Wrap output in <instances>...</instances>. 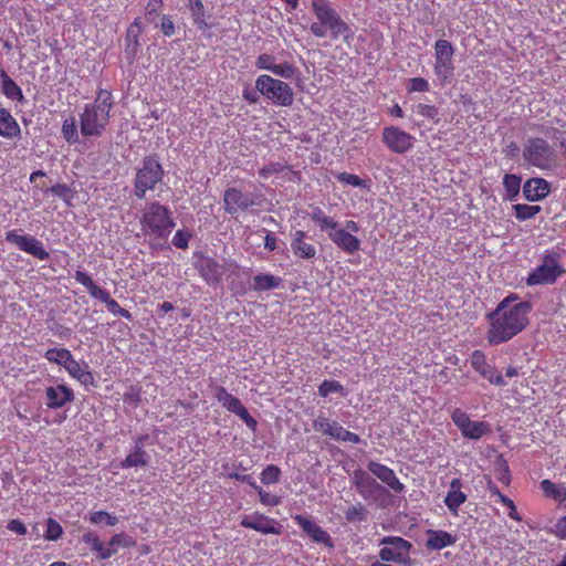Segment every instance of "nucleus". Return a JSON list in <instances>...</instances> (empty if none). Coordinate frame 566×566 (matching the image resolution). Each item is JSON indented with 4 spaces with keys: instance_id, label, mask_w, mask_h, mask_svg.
<instances>
[{
    "instance_id": "obj_1",
    "label": "nucleus",
    "mask_w": 566,
    "mask_h": 566,
    "mask_svg": "<svg viewBox=\"0 0 566 566\" xmlns=\"http://www.w3.org/2000/svg\"><path fill=\"white\" fill-rule=\"evenodd\" d=\"M515 301V297L507 296L489 314L490 327L486 339L490 345L496 346L509 342L528 325L532 304Z\"/></svg>"
},
{
    "instance_id": "obj_2",
    "label": "nucleus",
    "mask_w": 566,
    "mask_h": 566,
    "mask_svg": "<svg viewBox=\"0 0 566 566\" xmlns=\"http://www.w3.org/2000/svg\"><path fill=\"white\" fill-rule=\"evenodd\" d=\"M315 21L311 23L310 31L316 38H329L332 41L344 39L348 41L350 28L340 18L332 4L326 0H312Z\"/></svg>"
},
{
    "instance_id": "obj_3",
    "label": "nucleus",
    "mask_w": 566,
    "mask_h": 566,
    "mask_svg": "<svg viewBox=\"0 0 566 566\" xmlns=\"http://www.w3.org/2000/svg\"><path fill=\"white\" fill-rule=\"evenodd\" d=\"M112 94L101 90L93 104H87L81 114V134L85 137L99 136L106 128L112 108Z\"/></svg>"
},
{
    "instance_id": "obj_4",
    "label": "nucleus",
    "mask_w": 566,
    "mask_h": 566,
    "mask_svg": "<svg viewBox=\"0 0 566 566\" xmlns=\"http://www.w3.org/2000/svg\"><path fill=\"white\" fill-rule=\"evenodd\" d=\"M140 226L145 235L151 239H167L175 228V222L168 207L151 202L144 209Z\"/></svg>"
},
{
    "instance_id": "obj_5",
    "label": "nucleus",
    "mask_w": 566,
    "mask_h": 566,
    "mask_svg": "<svg viewBox=\"0 0 566 566\" xmlns=\"http://www.w3.org/2000/svg\"><path fill=\"white\" fill-rule=\"evenodd\" d=\"M525 165L541 170H551L557 164V153L549 143L541 137L526 139L522 148Z\"/></svg>"
},
{
    "instance_id": "obj_6",
    "label": "nucleus",
    "mask_w": 566,
    "mask_h": 566,
    "mask_svg": "<svg viewBox=\"0 0 566 566\" xmlns=\"http://www.w3.org/2000/svg\"><path fill=\"white\" fill-rule=\"evenodd\" d=\"M164 168L157 156L150 155L143 159L142 165L136 170L134 179V195L138 199H144L146 192L154 190L164 178Z\"/></svg>"
},
{
    "instance_id": "obj_7",
    "label": "nucleus",
    "mask_w": 566,
    "mask_h": 566,
    "mask_svg": "<svg viewBox=\"0 0 566 566\" xmlns=\"http://www.w3.org/2000/svg\"><path fill=\"white\" fill-rule=\"evenodd\" d=\"M255 87L261 95L279 106H291L294 102V93L291 86L270 75H260L255 80Z\"/></svg>"
},
{
    "instance_id": "obj_8",
    "label": "nucleus",
    "mask_w": 566,
    "mask_h": 566,
    "mask_svg": "<svg viewBox=\"0 0 566 566\" xmlns=\"http://www.w3.org/2000/svg\"><path fill=\"white\" fill-rule=\"evenodd\" d=\"M566 271L559 262L558 253L544 255L542 263L531 271L526 279L528 286L554 284Z\"/></svg>"
},
{
    "instance_id": "obj_9",
    "label": "nucleus",
    "mask_w": 566,
    "mask_h": 566,
    "mask_svg": "<svg viewBox=\"0 0 566 566\" xmlns=\"http://www.w3.org/2000/svg\"><path fill=\"white\" fill-rule=\"evenodd\" d=\"M379 556L384 562H392L407 565L409 560V552L412 547L411 543L399 536H386L381 538Z\"/></svg>"
},
{
    "instance_id": "obj_10",
    "label": "nucleus",
    "mask_w": 566,
    "mask_h": 566,
    "mask_svg": "<svg viewBox=\"0 0 566 566\" xmlns=\"http://www.w3.org/2000/svg\"><path fill=\"white\" fill-rule=\"evenodd\" d=\"M262 200V195L245 193L235 187L228 188L223 193L224 210L230 214L260 206Z\"/></svg>"
},
{
    "instance_id": "obj_11",
    "label": "nucleus",
    "mask_w": 566,
    "mask_h": 566,
    "mask_svg": "<svg viewBox=\"0 0 566 566\" xmlns=\"http://www.w3.org/2000/svg\"><path fill=\"white\" fill-rule=\"evenodd\" d=\"M382 143L395 154H406L415 144V137L397 126L382 129Z\"/></svg>"
},
{
    "instance_id": "obj_12",
    "label": "nucleus",
    "mask_w": 566,
    "mask_h": 566,
    "mask_svg": "<svg viewBox=\"0 0 566 566\" xmlns=\"http://www.w3.org/2000/svg\"><path fill=\"white\" fill-rule=\"evenodd\" d=\"M6 240L18 247L34 258L45 261L50 258L49 252L44 249L43 243L32 235L18 234L15 230L8 231Z\"/></svg>"
},
{
    "instance_id": "obj_13",
    "label": "nucleus",
    "mask_w": 566,
    "mask_h": 566,
    "mask_svg": "<svg viewBox=\"0 0 566 566\" xmlns=\"http://www.w3.org/2000/svg\"><path fill=\"white\" fill-rule=\"evenodd\" d=\"M214 397L222 405V407H224L228 411L235 413L242 421H244L248 428L255 430L256 420L250 416L240 399L229 394L223 387L217 388Z\"/></svg>"
},
{
    "instance_id": "obj_14",
    "label": "nucleus",
    "mask_w": 566,
    "mask_h": 566,
    "mask_svg": "<svg viewBox=\"0 0 566 566\" xmlns=\"http://www.w3.org/2000/svg\"><path fill=\"white\" fill-rule=\"evenodd\" d=\"M313 428L322 432L323 434L329 436L331 438L350 443H359L360 438L358 434L346 430L343 426H340L336 421H329V419L325 417H318L313 422Z\"/></svg>"
},
{
    "instance_id": "obj_15",
    "label": "nucleus",
    "mask_w": 566,
    "mask_h": 566,
    "mask_svg": "<svg viewBox=\"0 0 566 566\" xmlns=\"http://www.w3.org/2000/svg\"><path fill=\"white\" fill-rule=\"evenodd\" d=\"M451 418L465 438L480 439L490 431V426L486 422L473 421L460 409H455L452 412Z\"/></svg>"
},
{
    "instance_id": "obj_16",
    "label": "nucleus",
    "mask_w": 566,
    "mask_h": 566,
    "mask_svg": "<svg viewBox=\"0 0 566 566\" xmlns=\"http://www.w3.org/2000/svg\"><path fill=\"white\" fill-rule=\"evenodd\" d=\"M471 366L472 368L478 371L482 377L486 378L491 384L496 386H505L506 382L504 381L501 374L497 373V370L488 364L485 355L481 350H474L471 354Z\"/></svg>"
},
{
    "instance_id": "obj_17",
    "label": "nucleus",
    "mask_w": 566,
    "mask_h": 566,
    "mask_svg": "<svg viewBox=\"0 0 566 566\" xmlns=\"http://www.w3.org/2000/svg\"><path fill=\"white\" fill-rule=\"evenodd\" d=\"M353 483L358 494L365 500L374 499L384 488L366 471L357 469L353 473Z\"/></svg>"
},
{
    "instance_id": "obj_18",
    "label": "nucleus",
    "mask_w": 566,
    "mask_h": 566,
    "mask_svg": "<svg viewBox=\"0 0 566 566\" xmlns=\"http://www.w3.org/2000/svg\"><path fill=\"white\" fill-rule=\"evenodd\" d=\"M45 405L49 409H60L75 398L72 388L66 385L49 386L45 388Z\"/></svg>"
},
{
    "instance_id": "obj_19",
    "label": "nucleus",
    "mask_w": 566,
    "mask_h": 566,
    "mask_svg": "<svg viewBox=\"0 0 566 566\" xmlns=\"http://www.w3.org/2000/svg\"><path fill=\"white\" fill-rule=\"evenodd\" d=\"M294 522L315 542L334 547L332 537L317 523L303 515H295Z\"/></svg>"
},
{
    "instance_id": "obj_20",
    "label": "nucleus",
    "mask_w": 566,
    "mask_h": 566,
    "mask_svg": "<svg viewBox=\"0 0 566 566\" xmlns=\"http://www.w3.org/2000/svg\"><path fill=\"white\" fill-rule=\"evenodd\" d=\"M368 471L377 476L382 483L388 485L392 491L401 493L405 490V485L399 481L395 471L385 464L376 461H370L367 464Z\"/></svg>"
},
{
    "instance_id": "obj_21",
    "label": "nucleus",
    "mask_w": 566,
    "mask_h": 566,
    "mask_svg": "<svg viewBox=\"0 0 566 566\" xmlns=\"http://www.w3.org/2000/svg\"><path fill=\"white\" fill-rule=\"evenodd\" d=\"M328 239L345 253L354 254L360 250V240L345 229L329 231Z\"/></svg>"
},
{
    "instance_id": "obj_22",
    "label": "nucleus",
    "mask_w": 566,
    "mask_h": 566,
    "mask_svg": "<svg viewBox=\"0 0 566 566\" xmlns=\"http://www.w3.org/2000/svg\"><path fill=\"white\" fill-rule=\"evenodd\" d=\"M241 525L262 534H280V530L274 526V521L263 514L245 515L241 520Z\"/></svg>"
},
{
    "instance_id": "obj_23",
    "label": "nucleus",
    "mask_w": 566,
    "mask_h": 566,
    "mask_svg": "<svg viewBox=\"0 0 566 566\" xmlns=\"http://www.w3.org/2000/svg\"><path fill=\"white\" fill-rule=\"evenodd\" d=\"M551 185L543 178H531L523 186V195L528 201H539L548 196Z\"/></svg>"
},
{
    "instance_id": "obj_24",
    "label": "nucleus",
    "mask_w": 566,
    "mask_h": 566,
    "mask_svg": "<svg viewBox=\"0 0 566 566\" xmlns=\"http://www.w3.org/2000/svg\"><path fill=\"white\" fill-rule=\"evenodd\" d=\"M192 22L200 31H208L212 28L210 22V14L207 12L205 4L201 0H187L186 3Z\"/></svg>"
},
{
    "instance_id": "obj_25",
    "label": "nucleus",
    "mask_w": 566,
    "mask_h": 566,
    "mask_svg": "<svg viewBox=\"0 0 566 566\" xmlns=\"http://www.w3.org/2000/svg\"><path fill=\"white\" fill-rule=\"evenodd\" d=\"M201 276L207 283H218L223 274L224 268L211 258H202L197 265Z\"/></svg>"
},
{
    "instance_id": "obj_26",
    "label": "nucleus",
    "mask_w": 566,
    "mask_h": 566,
    "mask_svg": "<svg viewBox=\"0 0 566 566\" xmlns=\"http://www.w3.org/2000/svg\"><path fill=\"white\" fill-rule=\"evenodd\" d=\"M305 237L306 233L303 230H296L292 234V251L297 258L313 259L316 255V249L313 244L305 242Z\"/></svg>"
},
{
    "instance_id": "obj_27",
    "label": "nucleus",
    "mask_w": 566,
    "mask_h": 566,
    "mask_svg": "<svg viewBox=\"0 0 566 566\" xmlns=\"http://www.w3.org/2000/svg\"><path fill=\"white\" fill-rule=\"evenodd\" d=\"M67 374L76 379L83 386H91L94 384V376L90 370L87 363H78L74 357L64 368Z\"/></svg>"
},
{
    "instance_id": "obj_28",
    "label": "nucleus",
    "mask_w": 566,
    "mask_h": 566,
    "mask_svg": "<svg viewBox=\"0 0 566 566\" xmlns=\"http://www.w3.org/2000/svg\"><path fill=\"white\" fill-rule=\"evenodd\" d=\"M462 483L460 479H453L450 489L444 499V504L450 512L457 514L458 509L465 502L467 495L461 491Z\"/></svg>"
},
{
    "instance_id": "obj_29",
    "label": "nucleus",
    "mask_w": 566,
    "mask_h": 566,
    "mask_svg": "<svg viewBox=\"0 0 566 566\" xmlns=\"http://www.w3.org/2000/svg\"><path fill=\"white\" fill-rule=\"evenodd\" d=\"M74 279L77 283L82 284L88 290L91 296L99 300L104 304H106L112 298L111 294L106 290L97 286L87 273L76 271Z\"/></svg>"
},
{
    "instance_id": "obj_30",
    "label": "nucleus",
    "mask_w": 566,
    "mask_h": 566,
    "mask_svg": "<svg viewBox=\"0 0 566 566\" xmlns=\"http://www.w3.org/2000/svg\"><path fill=\"white\" fill-rule=\"evenodd\" d=\"M455 543V537L446 531H433L427 532L426 546L430 549L439 551L444 547L451 546Z\"/></svg>"
},
{
    "instance_id": "obj_31",
    "label": "nucleus",
    "mask_w": 566,
    "mask_h": 566,
    "mask_svg": "<svg viewBox=\"0 0 566 566\" xmlns=\"http://www.w3.org/2000/svg\"><path fill=\"white\" fill-rule=\"evenodd\" d=\"M143 439L139 438L133 452H130L119 464L122 469L134 467H146L149 461V455L143 449Z\"/></svg>"
},
{
    "instance_id": "obj_32",
    "label": "nucleus",
    "mask_w": 566,
    "mask_h": 566,
    "mask_svg": "<svg viewBox=\"0 0 566 566\" xmlns=\"http://www.w3.org/2000/svg\"><path fill=\"white\" fill-rule=\"evenodd\" d=\"M20 134V126L6 108H0V136L13 138Z\"/></svg>"
},
{
    "instance_id": "obj_33",
    "label": "nucleus",
    "mask_w": 566,
    "mask_h": 566,
    "mask_svg": "<svg viewBox=\"0 0 566 566\" xmlns=\"http://www.w3.org/2000/svg\"><path fill=\"white\" fill-rule=\"evenodd\" d=\"M82 539L85 544L90 545L92 552L97 553L99 559H107L116 554V548H106L95 533H85Z\"/></svg>"
},
{
    "instance_id": "obj_34",
    "label": "nucleus",
    "mask_w": 566,
    "mask_h": 566,
    "mask_svg": "<svg viewBox=\"0 0 566 566\" xmlns=\"http://www.w3.org/2000/svg\"><path fill=\"white\" fill-rule=\"evenodd\" d=\"M2 93L11 101L24 102V95L20 86L7 74L4 70L0 71Z\"/></svg>"
},
{
    "instance_id": "obj_35",
    "label": "nucleus",
    "mask_w": 566,
    "mask_h": 566,
    "mask_svg": "<svg viewBox=\"0 0 566 566\" xmlns=\"http://www.w3.org/2000/svg\"><path fill=\"white\" fill-rule=\"evenodd\" d=\"M142 34V27L139 19H135V21L130 24L126 34L127 48L126 52L130 57H134L139 49L138 38Z\"/></svg>"
},
{
    "instance_id": "obj_36",
    "label": "nucleus",
    "mask_w": 566,
    "mask_h": 566,
    "mask_svg": "<svg viewBox=\"0 0 566 566\" xmlns=\"http://www.w3.org/2000/svg\"><path fill=\"white\" fill-rule=\"evenodd\" d=\"M281 283V277L262 273L253 277L252 289L256 292H265L279 287Z\"/></svg>"
},
{
    "instance_id": "obj_37",
    "label": "nucleus",
    "mask_w": 566,
    "mask_h": 566,
    "mask_svg": "<svg viewBox=\"0 0 566 566\" xmlns=\"http://www.w3.org/2000/svg\"><path fill=\"white\" fill-rule=\"evenodd\" d=\"M434 63L453 64L454 48L447 40H438L434 43Z\"/></svg>"
},
{
    "instance_id": "obj_38",
    "label": "nucleus",
    "mask_w": 566,
    "mask_h": 566,
    "mask_svg": "<svg viewBox=\"0 0 566 566\" xmlns=\"http://www.w3.org/2000/svg\"><path fill=\"white\" fill-rule=\"evenodd\" d=\"M43 357L53 364H56L59 366H62L65 368V366L71 363V359L74 357L72 353L66 348H50L48 349Z\"/></svg>"
},
{
    "instance_id": "obj_39",
    "label": "nucleus",
    "mask_w": 566,
    "mask_h": 566,
    "mask_svg": "<svg viewBox=\"0 0 566 566\" xmlns=\"http://www.w3.org/2000/svg\"><path fill=\"white\" fill-rule=\"evenodd\" d=\"M522 178L517 175L505 174L503 177V187L505 189V199L513 201L520 193Z\"/></svg>"
},
{
    "instance_id": "obj_40",
    "label": "nucleus",
    "mask_w": 566,
    "mask_h": 566,
    "mask_svg": "<svg viewBox=\"0 0 566 566\" xmlns=\"http://www.w3.org/2000/svg\"><path fill=\"white\" fill-rule=\"evenodd\" d=\"M541 489L545 493L546 496H549L556 501L565 502L566 501V489L563 486H558L549 480H543L541 482Z\"/></svg>"
},
{
    "instance_id": "obj_41",
    "label": "nucleus",
    "mask_w": 566,
    "mask_h": 566,
    "mask_svg": "<svg viewBox=\"0 0 566 566\" xmlns=\"http://www.w3.org/2000/svg\"><path fill=\"white\" fill-rule=\"evenodd\" d=\"M515 218L520 221H525L534 218L542 209L539 206H530L525 203H516L513 206Z\"/></svg>"
},
{
    "instance_id": "obj_42",
    "label": "nucleus",
    "mask_w": 566,
    "mask_h": 566,
    "mask_svg": "<svg viewBox=\"0 0 566 566\" xmlns=\"http://www.w3.org/2000/svg\"><path fill=\"white\" fill-rule=\"evenodd\" d=\"M344 514L348 522H365L368 518V511L361 503L349 506Z\"/></svg>"
},
{
    "instance_id": "obj_43",
    "label": "nucleus",
    "mask_w": 566,
    "mask_h": 566,
    "mask_svg": "<svg viewBox=\"0 0 566 566\" xmlns=\"http://www.w3.org/2000/svg\"><path fill=\"white\" fill-rule=\"evenodd\" d=\"M62 135L65 138V140L70 144H74L78 142V134L76 129V123L75 119L67 118L63 122L62 125Z\"/></svg>"
},
{
    "instance_id": "obj_44",
    "label": "nucleus",
    "mask_w": 566,
    "mask_h": 566,
    "mask_svg": "<svg viewBox=\"0 0 566 566\" xmlns=\"http://www.w3.org/2000/svg\"><path fill=\"white\" fill-rule=\"evenodd\" d=\"M135 545H136V541L134 538H132L130 536H128L124 533H118V534H115L114 536H112L106 548H116L117 549L118 547L126 548V547H132Z\"/></svg>"
},
{
    "instance_id": "obj_45",
    "label": "nucleus",
    "mask_w": 566,
    "mask_h": 566,
    "mask_svg": "<svg viewBox=\"0 0 566 566\" xmlns=\"http://www.w3.org/2000/svg\"><path fill=\"white\" fill-rule=\"evenodd\" d=\"M281 476V470L279 467L274 464H269L261 472V481L264 484H274L277 483Z\"/></svg>"
},
{
    "instance_id": "obj_46",
    "label": "nucleus",
    "mask_w": 566,
    "mask_h": 566,
    "mask_svg": "<svg viewBox=\"0 0 566 566\" xmlns=\"http://www.w3.org/2000/svg\"><path fill=\"white\" fill-rule=\"evenodd\" d=\"M344 387L337 380H324L318 387V394L327 397L329 394H343Z\"/></svg>"
},
{
    "instance_id": "obj_47",
    "label": "nucleus",
    "mask_w": 566,
    "mask_h": 566,
    "mask_svg": "<svg viewBox=\"0 0 566 566\" xmlns=\"http://www.w3.org/2000/svg\"><path fill=\"white\" fill-rule=\"evenodd\" d=\"M433 70L441 83L449 82L454 73L453 64L434 63Z\"/></svg>"
},
{
    "instance_id": "obj_48",
    "label": "nucleus",
    "mask_w": 566,
    "mask_h": 566,
    "mask_svg": "<svg viewBox=\"0 0 566 566\" xmlns=\"http://www.w3.org/2000/svg\"><path fill=\"white\" fill-rule=\"evenodd\" d=\"M416 112L418 115L431 119L433 123H438L440 120L439 109L433 105L419 103L416 106Z\"/></svg>"
},
{
    "instance_id": "obj_49",
    "label": "nucleus",
    "mask_w": 566,
    "mask_h": 566,
    "mask_svg": "<svg viewBox=\"0 0 566 566\" xmlns=\"http://www.w3.org/2000/svg\"><path fill=\"white\" fill-rule=\"evenodd\" d=\"M49 191L61 198L67 205H70V201L73 199L74 196L72 189L65 184L54 185L49 189Z\"/></svg>"
},
{
    "instance_id": "obj_50",
    "label": "nucleus",
    "mask_w": 566,
    "mask_h": 566,
    "mask_svg": "<svg viewBox=\"0 0 566 566\" xmlns=\"http://www.w3.org/2000/svg\"><path fill=\"white\" fill-rule=\"evenodd\" d=\"M90 521L93 524L104 523L108 526H115L118 523V518L116 516H113L109 513L104 512V511L94 512L91 515Z\"/></svg>"
},
{
    "instance_id": "obj_51",
    "label": "nucleus",
    "mask_w": 566,
    "mask_h": 566,
    "mask_svg": "<svg viewBox=\"0 0 566 566\" xmlns=\"http://www.w3.org/2000/svg\"><path fill=\"white\" fill-rule=\"evenodd\" d=\"M272 73L276 76L289 80L295 75L296 67L289 62H283L280 64L276 63Z\"/></svg>"
},
{
    "instance_id": "obj_52",
    "label": "nucleus",
    "mask_w": 566,
    "mask_h": 566,
    "mask_svg": "<svg viewBox=\"0 0 566 566\" xmlns=\"http://www.w3.org/2000/svg\"><path fill=\"white\" fill-rule=\"evenodd\" d=\"M62 535L61 525L53 518H49L46 523L45 538L49 541H56Z\"/></svg>"
},
{
    "instance_id": "obj_53",
    "label": "nucleus",
    "mask_w": 566,
    "mask_h": 566,
    "mask_svg": "<svg viewBox=\"0 0 566 566\" xmlns=\"http://www.w3.org/2000/svg\"><path fill=\"white\" fill-rule=\"evenodd\" d=\"M408 92H420L424 93L429 91V83L423 77H412L408 81Z\"/></svg>"
},
{
    "instance_id": "obj_54",
    "label": "nucleus",
    "mask_w": 566,
    "mask_h": 566,
    "mask_svg": "<svg viewBox=\"0 0 566 566\" xmlns=\"http://www.w3.org/2000/svg\"><path fill=\"white\" fill-rule=\"evenodd\" d=\"M275 57L271 54L263 53L258 56L255 66L259 70H266L272 72L275 66Z\"/></svg>"
},
{
    "instance_id": "obj_55",
    "label": "nucleus",
    "mask_w": 566,
    "mask_h": 566,
    "mask_svg": "<svg viewBox=\"0 0 566 566\" xmlns=\"http://www.w3.org/2000/svg\"><path fill=\"white\" fill-rule=\"evenodd\" d=\"M284 169V166L280 163H271L269 165H265L263 166L260 170H259V175L260 177H262L263 179H268L270 176L274 175V174H280L282 172Z\"/></svg>"
},
{
    "instance_id": "obj_56",
    "label": "nucleus",
    "mask_w": 566,
    "mask_h": 566,
    "mask_svg": "<svg viewBox=\"0 0 566 566\" xmlns=\"http://www.w3.org/2000/svg\"><path fill=\"white\" fill-rule=\"evenodd\" d=\"M105 305L112 314L122 316L126 319H132V314L127 310L120 307L114 298H111Z\"/></svg>"
},
{
    "instance_id": "obj_57",
    "label": "nucleus",
    "mask_w": 566,
    "mask_h": 566,
    "mask_svg": "<svg viewBox=\"0 0 566 566\" xmlns=\"http://www.w3.org/2000/svg\"><path fill=\"white\" fill-rule=\"evenodd\" d=\"M254 490L258 492L262 504L269 505V506H275V505L280 504L281 500L279 496L270 494L269 492L264 491L259 485H258V489H254Z\"/></svg>"
},
{
    "instance_id": "obj_58",
    "label": "nucleus",
    "mask_w": 566,
    "mask_h": 566,
    "mask_svg": "<svg viewBox=\"0 0 566 566\" xmlns=\"http://www.w3.org/2000/svg\"><path fill=\"white\" fill-rule=\"evenodd\" d=\"M189 238H190L189 233H187L182 230H178L172 238V244L178 249H187Z\"/></svg>"
},
{
    "instance_id": "obj_59",
    "label": "nucleus",
    "mask_w": 566,
    "mask_h": 566,
    "mask_svg": "<svg viewBox=\"0 0 566 566\" xmlns=\"http://www.w3.org/2000/svg\"><path fill=\"white\" fill-rule=\"evenodd\" d=\"M337 179L344 184L352 185L354 187H361L364 185V180L360 179L358 176L348 174V172H342L337 176Z\"/></svg>"
},
{
    "instance_id": "obj_60",
    "label": "nucleus",
    "mask_w": 566,
    "mask_h": 566,
    "mask_svg": "<svg viewBox=\"0 0 566 566\" xmlns=\"http://www.w3.org/2000/svg\"><path fill=\"white\" fill-rule=\"evenodd\" d=\"M321 231H324L328 234L329 231H336L338 229V222L327 214L323 217L317 223Z\"/></svg>"
},
{
    "instance_id": "obj_61",
    "label": "nucleus",
    "mask_w": 566,
    "mask_h": 566,
    "mask_svg": "<svg viewBox=\"0 0 566 566\" xmlns=\"http://www.w3.org/2000/svg\"><path fill=\"white\" fill-rule=\"evenodd\" d=\"M228 478L229 479H234V480H237L239 482H242V483H247L250 486H252L253 489H258V484L255 483V480L252 478L251 474H240V473H237V472H232V473H229Z\"/></svg>"
},
{
    "instance_id": "obj_62",
    "label": "nucleus",
    "mask_w": 566,
    "mask_h": 566,
    "mask_svg": "<svg viewBox=\"0 0 566 566\" xmlns=\"http://www.w3.org/2000/svg\"><path fill=\"white\" fill-rule=\"evenodd\" d=\"M259 94L260 92L256 90V87L251 88L249 86L244 87L242 92L243 98L250 104H255L259 102Z\"/></svg>"
},
{
    "instance_id": "obj_63",
    "label": "nucleus",
    "mask_w": 566,
    "mask_h": 566,
    "mask_svg": "<svg viewBox=\"0 0 566 566\" xmlns=\"http://www.w3.org/2000/svg\"><path fill=\"white\" fill-rule=\"evenodd\" d=\"M160 29L166 36H171L175 33V24L167 15L163 17Z\"/></svg>"
},
{
    "instance_id": "obj_64",
    "label": "nucleus",
    "mask_w": 566,
    "mask_h": 566,
    "mask_svg": "<svg viewBox=\"0 0 566 566\" xmlns=\"http://www.w3.org/2000/svg\"><path fill=\"white\" fill-rule=\"evenodd\" d=\"M8 530L11 531V532H14L19 535H24L27 533V527L25 525L19 521V520H11L9 523H8Z\"/></svg>"
}]
</instances>
